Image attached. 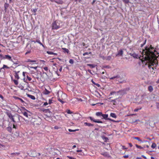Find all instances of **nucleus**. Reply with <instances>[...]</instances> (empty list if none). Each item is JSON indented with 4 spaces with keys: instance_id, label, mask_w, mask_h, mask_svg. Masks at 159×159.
<instances>
[{
    "instance_id": "1",
    "label": "nucleus",
    "mask_w": 159,
    "mask_h": 159,
    "mask_svg": "<svg viewBox=\"0 0 159 159\" xmlns=\"http://www.w3.org/2000/svg\"><path fill=\"white\" fill-rule=\"evenodd\" d=\"M143 52H145V56L144 57V61H143V64L147 65L148 64V67L150 69L151 66H153L155 64L157 65V63H156V60L158 56L156 55H158L159 53L156 51L155 49L150 46L149 47H146L145 48V50L143 51Z\"/></svg>"
},
{
    "instance_id": "2",
    "label": "nucleus",
    "mask_w": 159,
    "mask_h": 159,
    "mask_svg": "<svg viewBox=\"0 0 159 159\" xmlns=\"http://www.w3.org/2000/svg\"><path fill=\"white\" fill-rule=\"evenodd\" d=\"M7 115L10 119L14 123L19 122L20 121V116L19 115L16 114L13 115L11 113H8L7 114Z\"/></svg>"
},
{
    "instance_id": "3",
    "label": "nucleus",
    "mask_w": 159,
    "mask_h": 159,
    "mask_svg": "<svg viewBox=\"0 0 159 159\" xmlns=\"http://www.w3.org/2000/svg\"><path fill=\"white\" fill-rule=\"evenodd\" d=\"M51 26L52 29L53 30H57L61 27L60 25V23L57 21L53 22Z\"/></svg>"
},
{
    "instance_id": "4",
    "label": "nucleus",
    "mask_w": 159,
    "mask_h": 159,
    "mask_svg": "<svg viewBox=\"0 0 159 159\" xmlns=\"http://www.w3.org/2000/svg\"><path fill=\"white\" fill-rule=\"evenodd\" d=\"M89 118L90 119V120L93 121L94 122H95V123H102V122L101 121H100L99 120H96L94 119L92 117H89Z\"/></svg>"
},
{
    "instance_id": "5",
    "label": "nucleus",
    "mask_w": 159,
    "mask_h": 159,
    "mask_svg": "<svg viewBox=\"0 0 159 159\" xmlns=\"http://www.w3.org/2000/svg\"><path fill=\"white\" fill-rule=\"evenodd\" d=\"M129 55L135 58H138L139 57V56L135 52L130 53Z\"/></svg>"
},
{
    "instance_id": "6",
    "label": "nucleus",
    "mask_w": 159,
    "mask_h": 159,
    "mask_svg": "<svg viewBox=\"0 0 159 159\" xmlns=\"http://www.w3.org/2000/svg\"><path fill=\"white\" fill-rule=\"evenodd\" d=\"M5 59H7L9 61H10L13 62V61H12V59H11V57L8 55H5Z\"/></svg>"
},
{
    "instance_id": "7",
    "label": "nucleus",
    "mask_w": 159,
    "mask_h": 159,
    "mask_svg": "<svg viewBox=\"0 0 159 159\" xmlns=\"http://www.w3.org/2000/svg\"><path fill=\"white\" fill-rule=\"evenodd\" d=\"M123 54V51L122 49L119 50L116 55V56H121Z\"/></svg>"
},
{
    "instance_id": "8",
    "label": "nucleus",
    "mask_w": 159,
    "mask_h": 159,
    "mask_svg": "<svg viewBox=\"0 0 159 159\" xmlns=\"http://www.w3.org/2000/svg\"><path fill=\"white\" fill-rule=\"evenodd\" d=\"M27 96L28 97L32 99L35 100V97L33 95H31L29 94H27Z\"/></svg>"
},
{
    "instance_id": "9",
    "label": "nucleus",
    "mask_w": 159,
    "mask_h": 159,
    "mask_svg": "<svg viewBox=\"0 0 159 159\" xmlns=\"http://www.w3.org/2000/svg\"><path fill=\"white\" fill-rule=\"evenodd\" d=\"M120 77L118 75H116V76H114L111 78H110V79L111 80H113L114 79H116V80H117V79L120 78Z\"/></svg>"
},
{
    "instance_id": "10",
    "label": "nucleus",
    "mask_w": 159,
    "mask_h": 159,
    "mask_svg": "<svg viewBox=\"0 0 159 159\" xmlns=\"http://www.w3.org/2000/svg\"><path fill=\"white\" fill-rule=\"evenodd\" d=\"M15 77L16 79H19L20 78V77L19 76V75L18 74V73L19 72V71H18L17 72L16 71H15Z\"/></svg>"
},
{
    "instance_id": "11",
    "label": "nucleus",
    "mask_w": 159,
    "mask_h": 159,
    "mask_svg": "<svg viewBox=\"0 0 159 159\" xmlns=\"http://www.w3.org/2000/svg\"><path fill=\"white\" fill-rule=\"evenodd\" d=\"M50 93V91L45 89V90L43 92V93L45 95L48 94Z\"/></svg>"
},
{
    "instance_id": "12",
    "label": "nucleus",
    "mask_w": 159,
    "mask_h": 159,
    "mask_svg": "<svg viewBox=\"0 0 159 159\" xmlns=\"http://www.w3.org/2000/svg\"><path fill=\"white\" fill-rule=\"evenodd\" d=\"M55 2L59 4H62L63 2L61 0H55Z\"/></svg>"
},
{
    "instance_id": "13",
    "label": "nucleus",
    "mask_w": 159,
    "mask_h": 159,
    "mask_svg": "<svg viewBox=\"0 0 159 159\" xmlns=\"http://www.w3.org/2000/svg\"><path fill=\"white\" fill-rule=\"evenodd\" d=\"M110 116L113 118H116L117 117L116 115L114 113H111L110 114Z\"/></svg>"
},
{
    "instance_id": "14",
    "label": "nucleus",
    "mask_w": 159,
    "mask_h": 159,
    "mask_svg": "<svg viewBox=\"0 0 159 159\" xmlns=\"http://www.w3.org/2000/svg\"><path fill=\"white\" fill-rule=\"evenodd\" d=\"M102 116L104 119L108 120V118H107L108 117V114H102Z\"/></svg>"
},
{
    "instance_id": "15",
    "label": "nucleus",
    "mask_w": 159,
    "mask_h": 159,
    "mask_svg": "<svg viewBox=\"0 0 159 159\" xmlns=\"http://www.w3.org/2000/svg\"><path fill=\"white\" fill-rule=\"evenodd\" d=\"M102 138L104 141L105 142L107 141L108 140V138L104 136H102Z\"/></svg>"
},
{
    "instance_id": "16",
    "label": "nucleus",
    "mask_w": 159,
    "mask_h": 159,
    "mask_svg": "<svg viewBox=\"0 0 159 159\" xmlns=\"http://www.w3.org/2000/svg\"><path fill=\"white\" fill-rule=\"evenodd\" d=\"M84 125L86 126H93V125L91 123H87V122H85L84 123Z\"/></svg>"
},
{
    "instance_id": "17",
    "label": "nucleus",
    "mask_w": 159,
    "mask_h": 159,
    "mask_svg": "<svg viewBox=\"0 0 159 159\" xmlns=\"http://www.w3.org/2000/svg\"><path fill=\"white\" fill-rule=\"evenodd\" d=\"M26 61L27 62L35 63L36 62V61L35 60H31L30 59H28Z\"/></svg>"
},
{
    "instance_id": "18",
    "label": "nucleus",
    "mask_w": 159,
    "mask_h": 159,
    "mask_svg": "<svg viewBox=\"0 0 159 159\" xmlns=\"http://www.w3.org/2000/svg\"><path fill=\"white\" fill-rule=\"evenodd\" d=\"M9 7V4L7 3H5V4L4 5V9L5 11H6L7 9Z\"/></svg>"
},
{
    "instance_id": "19",
    "label": "nucleus",
    "mask_w": 159,
    "mask_h": 159,
    "mask_svg": "<svg viewBox=\"0 0 159 159\" xmlns=\"http://www.w3.org/2000/svg\"><path fill=\"white\" fill-rule=\"evenodd\" d=\"M15 98L16 99H19V100H20V101L23 103H24L25 102L23 101V100H22L21 98H19L18 97H15Z\"/></svg>"
},
{
    "instance_id": "20",
    "label": "nucleus",
    "mask_w": 159,
    "mask_h": 159,
    "mask_svg": "<svg viewBox=\"0 0 159 159\" xmlns=\"http://www.w3.org/2000/svg\"><path fill=\"white\" fill-rule=\"evenodd\" d=\"M62 49L63 50V52H66L68 53L69 51L68 49L67 48H62Z\"/></svg>"
},
{
    "instance_id": "21",
    "label": "nucleus",
    "mask_w": 159,
    "mask_h": 159,
    "mask_svg": "<svg viewBox=\"0 0 159 159\" xmlns=\"http://www.w3.org/2000/svg\"><path fill=\"white\" fill-rule=\"evenodd\" d=\"M148 90L150 92H152L153 90L152 87L151 85L149 86L148 87Z\"/></svg>"
},
{
    "instance_id": "22",
    "label": "nucleus",
    "mask_w": 159,
    "mask_h": 159,
    "mask_svg": "<svg viewBox=\"0 0 159 159\" xmlns=\"http://www.w3.org/2000/svg\"><path fill=\"white\" fill-rule=\"evenodd\" d=\"M22 113L27 118H28L29 115H28V114L27 113V112L25 111V112H22Z\"/></svg>"
},
{
    "instance_id": "23",
    "label": "nucleus",
    "mask_w": 159,
    "mask_h": 159,
    "mask_svg": "<svg viewBox=\"0 0 159 159\" xmlns=\"http://www.w3.org/2000/svg\"><path fill=\"white\" fill-rule=\"evenodd\" d=\"M87 66L90 67L91 68H94L95 66L93 64H87Z\"/></svg>"
},
{
    "instance_id": "24",
    "label": "nucleus",
    "mask_w": 159,
    "mask_h": 159,
    "mask_svg": "<svg viewBox=\"0 0 159 159\" xmlns=\"http://www.w3.org/2000/svg\"><path fill=\"white\" fill-rule=\"evenodd\" d=\"M20 154V152H15L11 153V155H12L13 156H17Z\"/></svg>"
},
{
    "instance_id": "25",
    "label": "nucleus",
    "mask_w": 159,
    "mask_h": 159,
    "mask_svg": "<svg viewBox=\"0 0 159 159\" xmlns=\"http://www.w3.org/2000/svg\"><path fill=\"white\" fill-rule=\"evenodd\" d=\"M102 113L101 112H97L96 114V115L97 116H102Z\"/></svg>"
},
{
    "instance_id": "26",
    "label": "nucleus",
    "mask_w": 159,
    "mask_h": 159,
    "mask_svg": "<svg viewBox=\"0 0 159 159\" xmlns=\"http://www.w3.org/2000/svg\"><path fill=\"white\" fill-rule=\"evenodd\" d=\"M7 130L8 131L11 133L12 131V128L11 127L9 126L7 128Z\"/></svg>"
},
{
    "instance_id": "27",
    "label": "nucleus",
    "mask_w": 159,
    "mask_h": 159,
    "mask_svg": "<svg viewBox=\"0 0 159 159\" xmlns=\"http://www.w3.org/2000/svg\"><path fill=\"white\" fill-rule=\"evenodd\" d=\"M36 42L39 43L40 45H41L43 48H44V45L42 44L39 40H37Z\"/></svg>"
},
{
    "instance_id": "28",
    "label": "nucleus",
    "mask_w": 159,
    "mask_h": 159,
    "mask_svg": "<svg viewBox=\"0 0 159 159\" xmlns=\"http://www.w3.org/2000/svg\"><path fill=\"white\" fill-rule=\"evenodd\" d=\"M47 53L49 54H50V55H52V54H53V55H57V54L56 53H53V52H50V51H47Z\"/></svg>"
},
{
    "instance_id": "29",
    "label": "nucleus",
    "mask_w": 159,
    "mask_h": 159,
    "mask_svg": "<svg viewBox=\"0 0 159 159\" xmlns=\"http://www.w3.org/2000/svg\"><path fill=\"white\" fill-rule=\"evenodd\" d=\"M4 68L9 69V67L7 66H6L5 65H3L2 67L1 68V69H4Z\"/></svg>"
},
{
    "instance_id": "30",
    "label": "nucleus",
    "mask_w": 159,
    "mask_h": 159,
    "mask_svg": "<svg viewBox=\"0 0 159 159\" xmlns=\"http://www.w3.org/2000/svg\"><path fill=\"white\" fill-rule=\"evenodd\" d=\"M156 147V144L155 143H153L151 146V147L153 148H155Z\"/></svg>"
},
{
    "instance_id": "31",
    "label": "nucleus",
    "mask_w": 159,
    "mask_h": 159,
    "mask_svg": "<svg viewBox=\"0 0 159 159\" xmlns=\"http://www.w3.org/2000/svg\"><path fill=\"white\" fill-rule=\"evenodd\" d=\"M117 100V99H114L111 100L110 101V102H113V104L115 105V103H116V100Z\"/></svg>"
},
{
    "instance_id": "32",
    "label": "nucleus",
    "mask_w": 159,
    "mask_h": 159,
    "mask_svg": "<svg viewBox=\"0 0 159 159\" xmlns=\"http://www.w3.org/2000/svg\"><path fill=\"white\" fill-rule=\"evenodd\" d=\"M5 55L3 56L2 54H0V58L1 59H5Z\"/></svg>"
},
{
    "instance_id": "33",
    "label": "nucleus",
    "mask_w": 159,
    "mask_h": 159,
    "mask_svg": "<svg viewBox=\"0 0 159 159\" xmlns=\"http://www.w3.org/2000/svg\"><path fill=\"white\" fill-rule=\"evenodd\" d=\"M123 2L125 4H128L129 2V0H122Z\"/></svg>"
},
{
    "instance_id": "34",
    "label": "nucleus",
    "mask_w": 159,
    "mask_h": 159,
    "mask_svg": "<svg viewBox=\"0 0 159 159\" xmlns=\"http://www.w3.org/2000/svg\"><path fill=\"white\" fill-rule=\"evenodd\" d=\"M13 81L14 82V84L16 85H18V81L17 80H13Z\"/></svg>"
},
{
    "instance_id": "35",
    "label": "nucleus",
    "mask_w": 159,
    "mask_h": 159,
    "mask_svg": "<svg viewBox=\"0 0 159 159\" xmlns=\"http://www.w3.org/2000/svg\"><path fill=\"white\" fill-rule=\"evenodd\" d=\"M136 147L137 148H139V149H143V147H142L141 146H139V145H138L137 144L136 145Z\"/></svg>"
},
{
    "instance_id": "36",
    "label": "nucleus",
    "mask_w": 159,
    "mask_h": 159,
    "mask_svg": "<svg viewBox=\"0 0 159 159\" xmlns=\"http://www.w3.org/2000/svg\"><path fill=\"white\" fill-rule=\"evenodd\" d=\"M134 139L138 140L139 141H141V140L138 137H134Z\"/></svg>"
},
{
    "instance_id": "37",
    "label": "nucleus",
    "mask_w": 159,
    "mask_h": 159,
    "mask_svg": "<svg viewBox=\"0 0 159 159\" xmlns=\"http://www.w3.org/2000/svg\"><path fill=\"white\" fill-rule=\"evenodd\" d=\"M91 52H86L83 54V55L84 56H85L86 55H89V54H91Z\"/></svg>"
},
{
    "instance_id": "38",
    "label": "nucleus",
    "mask_w": 159,
    "mask_h": 159,
    "mask_svg": "<svg viewBox=\"0 0 159 159\" xmlns=\"http://www.w3.org/2000/svg\"><path fill=\"white\" fill-rule=\"evenodd\" d=\"M29 67L30 68H33L35 70H36L37 68V66H35V67H34V66H29Z\"/></svg>"
},
{
    "instance_id": "39",
    "label": "nucleus",
    "mask_w": 159,
    "mask_h": 159,
    "mask_svg": "<svg viewBox=\"0 0 159 159\" xmlns=\"http://www.w3.org/2000/svg\"><path fill=\"white\" fill-rule=\"evenodd\" d=\"M68 130L70 132H75L77 130V129L72 130L70 129H69Z\"/></svg>"
},
{
    "instance_id": "40",
    "label": "nucleus",
    "mask_w": 159,
    "mask_h": 159,
    "mask_svg": "<svg viewBox=\"0 0 159 159\" xmlns=\"http://www.w3.org/2000/svg\"><path fill=\"white\" fill-rule=\"evenodd\" d=\"M66 112L69 114H71L72 113V112L69 110H67L66 111Z\"/></svg>"
},
{
    "instance_id": "41",
    "label": "nucleus",
    "mask_w": 159,
    "mask_h": 159,
    "mask_svg": "<svg viewBox=\"0 0 159 159\" xmlns=\"http://www.w3.org/2000/svg\"><path fill=\"white\" fill-rule=\"evenodd\" d=\"M69 62L70 63L72 64L74 63V61L72 59H70V60Z\"/></svg>"
},
{
    "instance_id": "42",
    "label": "nucleus",
    "mask_w": 159,
    "mask_h": 159,
    "mask_svg": "<svg viewBox=\"0 0 159 159\" xmlns=\"http://www.w3.org/2000/svg\"><path fill=\"white\" fill-rule=\"evenodd\" d=\"M146 40H145V41H144V43L143 44H141V47H143V46H144V45L145 44V43H146Z\"/></svg>"
},
{
    "instance_id": "43",
    "label": "nucleus",
    "mask_w": 159,
    "mask_h": 159,
    "mask_svg": "<svg viewBox=\"0 0 159 159\" xmlns=\"http://www.w3.org/2000/svg\"><path fill=\"white\" fill-rule=\"evenodd\" d=\"M58 100L59 102H61L62 104H63V103L64 102L63 101H62V100H61L60 98H58Z\"/></svg>"
},
{
    "instance_id": "44",
    "label": "nucleus",
    "mask_w": 159,
    "mask_h": 159,
    "mask_svg": "<svg viewBox=\"0 0 159 159\" xmlns=\"http://www.w3.org/2000/svg\"><path fill=\"white\" fill-rule=\"evenodd\" d=\"M111 57L110 56H109L107 57V60H110L111 59Z\"/></svg>"
},
{
    "instance_id": "45",
    "label": "nucleus",
    "mask_w": 159,
    "mask_h": 159,
    "mask_svg": "<svg viewBox=\"0 0 159 159\" xmlns=\"http://www.w3.org/2000/svg\"><path fill=\"white\" fill-rule=\"evenodd\" d=\"M141 108H140L139 109V108H136L134 110V112H136V111H138L139 110H140V109H141Z\"/></svg>"
},
{
    "instance_id": "46",
    "label": "nucleus",
    "mask_w": 159,
    "mask_h": 159,
    "mask_svg": "<svg viewBox=\"0 0 159 159\" xmlns=\"http://www.w3.org/2000/svg\"><path fill=\"white\" fill-rule=\"evenodd\" d=\"M27 78L29 81H31V78L30 77H29L28 75L27 76Z\"/></svg>"
},
{
    "instance_id": "47",
    "label": "nucleus",
    "mask_w": 159,
    "mask_h": 159,
    "mask_svg": "<svg viewBox=\"0 0 159 159\" xmlns=\"http://www.w3.org/2000/svg\"><path fill=\"white\" fill-rule=\"evenodd\" d=\"M52 103V100L51 99H49L48 103L50 104Z\"/></svg>"
},
{
    "instance_id": "48",
    "label": "nucleus",
    "mask_w": 159,
    "mask_h": 159,
    "mask_svg": "<svg viewBox=\"0 0 159 159\" xmlns=\"http://www.w3.org/2000/svg\"><path fill=\"white\" fill-rule=\"evenodd\" d=\"M116 93V92L115 91H112V92H111L110 93V94L111 95H112Z\"/></svg>"
},
{
    "instance_id": "49",
    "label": "nucleus",
    "mask_w": 159,
    "mask_h": 159,
    "mask_svg": "<svg viewBox=\"0 0 159 159\" xmlns=\"http://www.w3.org/2000/svg\"><path fill=\"white\" fill-rule=\"evenodd\" d=\"M48 103L47 102H44L43 105V106H46L48 104Z\"/></svg>"
},
{
    "instance_id": "50",
    "label": "nucleus",
    "mask_w": 159,
    "mask_h": 159,
    "mask_svg": "<svg viewBox=\"0 0 159 159\" xmlns=\"http://www.w3.org/2000/svg\"><path fill=\"white\" fill-rule=\"evenodd\" d=\"M108 120H109L111 121H113V122H116V120H115L113 119H110V118H108Z\"/></svg>"
},
{
    "instance_id": "51",
    "label": "nucleus",
    "mask_w": 159,
    "mask_h": 159,
    "mask_svg": "<svg viewBox=\"0 0 159 159\" xmlns=\"http://www.w3.org/2000/svg\"><path fill=\"white\" fill-rule=\"evenodd\" d=\"M17 126H16V125H15V124H13V128L14 129H16L17 128Z\"/></svg>"
},
{
    "instance_id": "52",
    "label": "nucleus",
    "mask_w": 159,
    "mask_h": 159,
    "mask_svg": "<svg viewBox=\"0 0 159 159\" xmlns=\"http://www.w3.org/2000/svg\"><path fill=\"white\" fill-rule=\"evenodd\" d=\"M67 157L70 159H75V158L71 157H69V156H67Z\"/></svg>"
},
{
    "instance_id": "53",
    "label": "nucleus",
    "mask_w": 159,
    "mask_h": 159,
    "mask_svg": "<svg viewBox=\"0 0 159 159\" xmlns=\"http://www.w3.org/2000/svg\"><path fill=\"white\" fill-rule=\"evenodd\" d=\"M43 69L46 71H47L48 70V68L47 67H43Z\"/></svg>"
},
{
    "instance_id": "54",
    "label": "nucleus",
    "mask_w": 159,
    "mask_h": 159,
    "mask_svg": "<svg viewBox=\"0 0 159 159\" xmlns=\"http://www.w3.org/2000/svg\"><path fill=\"white\" fill-rule=\"evenodd\" d=\"M156 106L157 108L159 109V103H156Z\"/></svg>"
},
{
    "instance_id": "55",
    "label": "nucleus",
    "mask_w": 159,
    "mask_h": 159,
    "mask_svg": "<svg viewBox=\"0 0 159 159\" xmlns=\"http://www.w3.org/2000/svg\"><path fill=\"white\" fill-rule=\"evenodd\" d=\"M37 9H36V8L34 9H33V11H34V13H35L36 12V11H37Z\"/></svg>"
},
{
    "instance_id": "56",
    "label": "nucleus",
    "mask_w": 159,
    "mask_h": 159,
    "mask_svg": "<svg viewBox=\"0 0 159 159\" xmlns=\"http://www.w3.org/2000/svg\"><path fill=\"white\" fill-rule=\"evenodd\" d=\"M77 100L79 101H80L81 102H82V101L83 100L81 99V98H77Z\"/></svg>"
},
{
    "instance_id": "57",
    "label": "nucleus",
    "mask_w": 159,
    "mask_h": 159,
    "mask_svg": "<svg viewBox=\"0 0 159 159\" xmlns=\"http://www.w3.org/2000/svg\"><path fill=\"white\" fill-rule=\"evenodd\" d=\"M62 70V66H60V69H59V71L60 72H61V71Z\"/></svg>"
},
{
    "instance_id": "58",
    "label": "nucleus",
    "mask_w": 159,
    "mask_h": 159,
    "mask_svg": "<svg viewBox=\"0 0 159 159\" xmlns=\"http://www.w3.org/2000/svg\"><path fill=\"white\" fill-rule=\"evenodd\" d=\"M129 156L128 155H125V156H123V157L124 158H127Z\"/></svg>"
},
{
    "instance_id": "59",
    "label": "nucleus",
    "mask_w": 159,
    "mask_h": 159,
    "mask_svg": "<svg viewBox=\"0 0 159 159\" xmlns=\"http://www.w3.org/2000/svg\"><path fill=\"white\" fill-rule=\"evenodd\" d=\"M0 98H1L2 100L4 98H3V96L2 95H1L0 94Z\"/></svg>"
},
{
    "instance_id": "60",
    "label": "nucleus",
    "mask_w": 159,
    "mask_h": 159,
    "mask_svg": "<svg viewBox=\"0 0 159 159\" xmlns=\"http://www.w3.org/2000/svg\"><path fill=\"white\" fill-rule=\"evenodd\" d=\"M82 150H78L76 151V152H82Z\"/></svg>"
},
{
    "instance_id": "61",
    "label": "nucleus",
    "mask_w": 159,
    "mask_h": 159,
    "mask_svg": "<svg viewBox=\"0 0 159 159\" xmlns=\"http://www.w3.org/2000/svg\"><path fill=\"white\" fill-rule=\"evenodd\" d=\"M54 128L56 129H58L59 128V127L57 126H55L54 127Z\"/></svg>"
},
{
    "instance_id": "62",
    "label": "nucleus",
    "mask_w": 159,
    "mask_h": 159,
    "mask_svg": "<svg viewBox=\"0 0 159 159\" xmlns=\"http://www.w3.org/2000/svg\"><path fill=\"white\" fill-rule=\"evenodd\" d=\"M25 72H23V75L24 76V77H25Z\"/></svg>"
},
{
    "instance_id": "63",
    "label": "nucleus",
    "mask_w": 159,
    "mask_h": 159,
    "mask_svg": "<svg viewBox=\"0 0 159 159\" xmlns=\"http://www.w3.org/2000/svg\"><path fill=\"white\" fill-rule=\"evenodd\" d=\"M96 1L95 0H93V2H92V5H93L94 4V2H95Z\"/></svg>"
},
{
    "instance_id": "64",
    "label": "nucleus",
    "mask_w": 159,
    "mask_h": 159,
    "mask_svg": "<svg viewBox=\"0 0 159 159\" xmlns=\"http://www.w3.org/2000/svg\"><path fill=\"white\" fill-rule=\"evenodd\" d=\"M96 84V85L98 87H99L100 86V85L98 84Z\"/></svg>"
}]
</instances>
